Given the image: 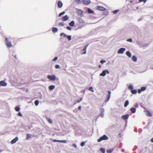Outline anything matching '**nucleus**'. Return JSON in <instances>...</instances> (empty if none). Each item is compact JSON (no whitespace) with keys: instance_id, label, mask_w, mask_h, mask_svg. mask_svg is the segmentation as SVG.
I'll use <instances>...</instances> for the list:
<instances>
[{"instance_id":"f257e3e1","label":"nucleus","mask_w":153,"mask_h":153,"mask_svg":"<svg viewBox=\"0 0 153 153\" xmlns=\"http://www.w3.org/2000/svg\"><path fill=\"white\" fill-rule=\"evenodd\" d=\"M108 137L106 135H104L102 136L100 138L98 139L97 141L98 142H100L102 140H107L108 139Z\"/></svg>"},{"instance_id":"f03ea898","label":"nucleus","mask_w":153,"mask_h":153,"mask_svg":"<svg viewBox=\"0 0 153 153\" xmlns=\"http://www.w3.org/2000/svg\"><path fill=\"white\" fill-rule=\"evenodd\" d=\"M47 78L49 79L51 81H55L56 80V77L54 75H48Z\"/></svg>"},{"instance_id":"7ed1b4c3","label":"nucleus","mask_w":153,"mask_h":153,"mask_svg":"<svg viewBox=\"0 0 153 153\" xmlns=\"http://www.w3.org/2000/svg\"><path fill=\"white\" fill-rule=\"evenodd\" d=\"M5 41L6 45L8 47L10 48L12 46L11 42L8 41V39L7 37L5 38Z\"/></svg>"},{"instance_id":"20e7f679","label":"nucleus","mask_w":153,"mask_h":153,"mask_svg":"<svg viewBox=\"0 0 153 153\" xmlns=\"http://www.w3.org/2000/svg\"><path fill=\"white\" fill-rule=\"evenodd\" d=\"M106 73L108 74L109 73V71L107 70L103 71L102 72V73L100 74V76H104L106 75Z\"/></svg>"},{"instance_id":"39448f33","label":"nucleus","mask_w":153,"mask_h":153,"mask_svg":"<svg viewBox=\"0 0 153 153\" xmlns=\"http://www.w3.org/2000/svg\"><path fill=\"white\" fill-rule=\"evenodd\" d=\"M126 50V49L124 48H120L117 51L118 54H122L123 52Z\"/></svg>"},{"instance_id":"423d86ee","label":"nucleus","mask_w":153,"mask_h":153,"mask_svg":"<svg viewBox=\"0 0 153 153\" xmlns=\"http://www.w3.org/2000/svg\"><path fill=\"white\" fill-rule=\"evenodd\" d=\"M96 9L98 10L101 11H105V9L104 7L100 6H97Z\"/></svg>"},{"instance_id":"0eeeda50","label":"nucleus","mask_w":153,"mask_h":153,"mask_svg":"<svg viewBox=\"0 0 153 153\" xmlns=\"http://www.w3.org/2000/svg\"><path fill=\"white\" fill-rule=\"evenodd\" d=\"M53 142H60V143H67V141L66 140H58L56 139H54L53 140Z\"/></svg>"},{"instance_id":"6e6552de","label":"nucleus","mask_w":153,"mask_h":153,"mask_svg":"<svg viewBox=\"0 0 153 153\" xmlns=\"http://www.w3.org/2000/svg\"><path fill=\"white\" fill-rule=\"evenodd\" d=\"M146 115L149 117H151L152 116V114L151 113L149 112L148 111L146 110L144 111Z\"/></svg>"},{"instance_id":"1a4fd4ad","label":"nucleus","mask_w":153,"mask_h":153,"mask_svg":"<svg viewBox=\"0 0 153 153\" xmlns=\"http://www.w3.org/2000/svg\"><path fill=\"white\" fill-rule=\"evenodd\" d=\"M129 117V115L128 114L123 115L122 116L121 118L122 119L125 120L128 119Z\"/></svg>"},{"instance_id":"9d476101","label":"nucleus","mask_w":153,"mask_h":153,"mask_svg":"<svg viewBox=\"0 0 153 153\" xmlns=\"http://www.w3.org/2000/svg\"><path fill=\"white\" fill-rule=\"evenodd\" d=\"M69 19V17L67 15H65L63 16L62 19V21H65L68 20Z\"/></svg>"},{"instance_id":"9b49d317","label":"nucleus","mask_w":153,"mask_h":153,"mask_svg":"<svg viewBox=\"0 0 153 153\" xmlns=\"http://www.w3.org/2000/svg\"><path fill=\"white\" fill-rule=\"evenodd\" d=\"M88 44H87L84 47L83 49V51H84L82 53V54H85L86 53V50L87 47H88Z\"/></svg>"},{"instance_id":"f8f14e48","label":"nucleus","mask_w":153,"mask_h":153,"mask_svg":"<svg viewBox=\"0 0 153 153\" xmlns=\"http://www.w3.org/2000/svg\"><path fill=\"white\" fill-rule=\"evenodd\" d=\"M18 140V137H16L11 140V143L12 144H13L15 143Z\"/></svg>"},{"instance_id":"ddd939ff","label":"nucleus","mask_w":153,"mask_h":153,"mask_svg":"<svg viewBox=\"0 0 153 153\" xmlns=\"http://www.w3.org/2000/svg\"><path fill=\"white\" fill-rule=\"evenodd\" d=\"M0 86L1 85L3 86H5L7 85V83L3 81H2L0 82Z\"/></svg>"},{"instance_id":"4468645a","label":"nucleus","mask_w":153,"mask_h":153,"mask_svg":"<svg viewBox=\"0 0 153 153\" xmlns=\"http://www.w3.org/2000/svg\"><path fill=\"white\" fill-rule=\"evenodd\" d=\"M111 94V92L110 91H108V94L107 95V99L106 100V102L108 101L110 98V96Z\"/></svg>"},{"instance_id":"2eb2a0df","label":"nucleus","mask_w":153,"mask_h":153,"mask_svg":"<svg viewBox=\"0 0 153 153\" xmlns=\"http://www.w3.org/2000/svg\"><path fill=\"white\" fill-rule=\"evenodd\" d=\"M90 2V0H82V2L83 4H88Z\"/></svg>"},{"instance_id":"dca6fc26","label":"nucleus","mask_w":153,"mask_h":153,"mask_svg":"<svg viewBox=\"0 0 153 153\" xmlns=\"http://www.w3.org/2000/svg\"><path fill=\"white\" fill-rule=\"evenodd\" d=\"M57 5L59 7L61 8L63 4L61 1H59L58 2Z\"/></svg>"},{"instance_id":"f3484780","label":"nucleus","mask_w":153,"mask_h":153,"mask_svg":"<svg viewBox=\"0 0 153 153\" xmlns=\"http://www.w3.org/2000/svg\"><path fill=\"white\" fill-rule=\"evenodd\" d=\"M74 22L73 21H71L70 23H69V25L71 27L74 26Z\"/></svg>"},{"instance_id":"a211bd4d","label":"nucleus","mask_w":153,"mask_h":153,"mask_svg":"<svg viewBox=\"0 0 153 153\" xmlns=\"http://www.w3.org/2000/svg\"><path fill=\"white\" fill-rule=\"evenodd\" d=\"M126 54L129 58H131V54L129 51H127L126 53Z\"/></svg>"},{"instance_id":"6ab92c4d","label":"nucleus","mask_w":153,"mask_h":153,"mask_svg":"<svg viewBox=\"0 0 153 153\" xmlns=\"http://www.w3.org/2000/svg\"><path fill=\"white\" fill-rule=\"evenodd\" d=\"M52 31L53 33H55L58 31V29L56 27H53L52 29Z\"/></svg>"},{"instance_id":"aec40b11","label":"nucleus","mask_w":153,"mask_h":153,"mask_svg":"<svg viewBox=\"0 0 153 153\" xmlns=\"http://www.w3.org/2000/svg\"><path fill=\"white\" fill-rule=\"evenodd\" d=\"M55 88V86L53 85H51L49 87V88L51 90H53Z\"/></svg>"},{"instance_id":"412c9836","label":"nucleus","mask_w":153,"mask_h":153,"mask_svg":"<svg viewBox=\"0 0 153 153\" xmlns=\"http://www.w3.org/2000/svg\"><path fill=\"white\" fill-rule=\"evenodd\" d=\"M78 14V15L80 16L82 14V11L81 10H79L77 11Z\"/></svg>"},{"instance_id":"4be33fe9","label":"nucleus","mask_w":153,"mask_h":153,"mask_svg":"<svg viewBox=\"0 0 153 153\" xmlns=\"http://www.w3.org/2000/svg\"><path fill=\"white\" fill-rule=\"evenodd\" d=\"M128 104H129V102H128V100H126L124 103V106L125 107H126L128 105Z\"/></svg>"},{"instance_id":"5701e85b","label":"nucleus","mask_w":153,"mask_h":153,"mask_svg":"<svg viewBox=\"0 0 153 153\" xmlns=\"http://www.w3.org/2000/svg\"><path fill=\"white\" fill-rule=\"evenodd\" d=\"M132 59L134 62H136L137 60V58L135 56H132Z\"/></svg>"},{"instance_id":"b1692460","label":"nucleus","mask_w":153,"mask_h":153,"mask_svg":"<svg viewBox=\"0 0 153 153\" xmlns=\"http://www.w3.org/2000/svg\"><path fill=\"white\" fill-rule=\"evenodd\" d=\"M131 112L132 113H134L136 111V109L135 108H131L130 109Z\"/></svg>"},{"instance_id":"393cba45","label":"nucleus","mask_w":153,"mask_h":153,"mask_svg":"<svg viewBox=\"0 0 153 153\" xmlns=\"http://www.w3.org/2000/svg\"><path fill=\"white\" fill-rule=\"evenodd\" d=\"M88 12L89 13H94V11L92 10H91L90 9L88 8Z\"/></svg>"},{"instance_id":"a878e982","label":"nucleus","mask_w":153,"mask_h":153,"mask_svg":"<svg viewBox=\"0 0 153 153\" xmlns=\"http://www.w3.org/2000/svg\"><path fill=\"white\" fill-rule=\"evenodd\" d=\"M131 92L132 94H135L137 92V91L136 90H132L131 91Z\"/></svg>"},{"instance_id":"bb28decb","label":"nucleus","mask_w":153,"mask_h":153,"mask_svg":"<svg viewBox=\"0 0 153 153\" xmlns=\"http://www.w3.org/2000/svg\"><path fill=\"white\" fill-rule=\"evenodd\" d=\"M47 120L50 123L52 124V121L50 118H48L47 119Z\"/></svg>"},{"instance_id":"cd10ccee","label":"nucleus","mask_w":153,"mask_h":153,"mask_svg":"<svg viewBox=\"0 0 153 153\" xmlns=\"http://www.w3.org/2000/svg\"><path fill=\"white\" fill-rule=\"evenodd\" d=\"M128 88L129 89L132 90L133 88V87L132 85H130L128 86Z\"/></svg>"},{"instance_id":"c85d7f7f","label":"nucleus","mask_w":153,"mask_h":153,"mask_svg":"<svg viewBox=\"0 0 153 153\" xmlns=\"http://www.w3.org/2000/svg\"><path fill=\"white\" fill-rule=\"evenodd\" d=\"M100 151L101 152H102V153H105V150L103 148H101L100 149Z\"/></svg>"},{"instance_id":"c756f323","label":"nucleus","mask_w":153,"mask_h":153,"mask_svg":"<svg viewBox=\"0 0 153 153\" xmlns=\"http://www.w3.org/2000/svg\"><path fill=\"white\" fill-rule=\"evenodd\" d=\"M15 110L16 111H19L20 110V108L19 106H17L15 108Z\"/></svg>"},{"instance_id":"7c9ffc66","label":"nucleus","mask_w":153,"mask_h":153,"mask_svg":"<svg viewBox=\"0 0 153 153\" xmlns=\"http://www.w3.org/2000/svg\"><path fill=\"white\" fill-rule=\"evenodd\" d=\"M141 91H144L146 89V88L145 87H142L141 88Z\"/></svg>"},{"instance_id":"2f4dec72","label":"nucleus","mask_w":153,"mask_h":153,"mask_svg":"<svg viewBox=\"0 0 153 153\" xmlns=\"http://www.w3.org/2000/svg\"><path fill=\"white\" fill-rule=\"evenodd\" d=\"M34 103L36 106H37L39 103V101L38 100H36L35 101Z\"/></svg>"},{"instance_id":"473e14b6","label":"nucleus","mask_w":153,"mask_h":153,"mask_svg":"<svg viewBox=\"0 0 153 153\" xmlns=\"http://www.w3.org/2000/svg\"><path fill=\"white\" fill-rule=\"evenodd\" d=\"M85 142H82L81 143L80 146L82 147H83L85 145Z\"/></svg>"},{"instance_id":"72a5a7b5","label":"nucleus","mask_w":153,"mask_h":153,"mask_svg":"<svg viewBox=\"0 0 153 153\" xmlns=\"http://www.w3.org/2000/svg\"><path fill=\"white\" fill-rule=\"evenodd\" d=\"M66 37L69 41H70L71 40V36H67Z\"/></svg>"},{"instance_id":"f704fd0d","label":"nucleus","mask_w":153,"mask_h":153,"mask_svg":"<svg viewBox=\"0 0 153 153\" xmlns=\"http://www.w3.org/2000/svg\"><path fill=\"white\" fill-rule=\"evenodd\" d=\"M59 25L60 26H63L64 25V24L63 22H60L59 23Z\"/></svg>"},{"instance_id":"c9c22d12","label":"nucleus","mask_w":153,"mask_h":153,"mask_svg":"<svg viewBox=\"0 0 153 153\" xmlns=\"http://www.w3.org/2000/svg\"><path fill=\"white\" fill-rule=\"evenodd\" d=\"M65 13V12L63 11L62 12H61V13H60L59 14V17L60 16H62V15H63L64 13Z\"/></svg>"},{"instance_id":"e433bc0d","label":"nucleus","mask_w":153,"mask_h":153,"mask_svg":"<svg viewBox=\"0 0 153 153\" xmlns=\"http://www.w3.org/2000/svg\"><path fill=\"white\" fill-rule=\"evenodd\" d=\"M88 89H89V90L90 91H92V92H94V91L93 90V88L92 87H90Z\"/></svg>"},{"instance_id":"4c0bfd02","label":"nucleus","mask_w":153,"mask_h":153,"mask_svg":"<svg viewBox=\"0 0 153 153\" xmlns=\"http://www.w3.org/2000/svg\"><path fill=\"white\" fill-rule=\"evenodd\" d=\"M118 11L119 10H115L113 11V13L114 14H116Z\"/></svg>"},{"instance_id":"58836bf2","label":"nucleus","mask_w":153,"mask_h":153,"mask_svg":"<svg viewBox=\"0 0 153 153\" xmlns=\"http://www.w3.org/2000/svg\"><path fill=\"white\" fill-rule=\"evenodd\" d=\"M127 41L128 42H132V39H129L127 40Z\"/></svg>"},{"instance_id":"ea45409f","label":"nucleus","mask_w":153,"mask_h":153,"mask_svg":"<svg viewBox=\"0 0 153 153\" xmlns=\"http://www.w3.org/2000/svg\"><path fill=\"white\" fill-rule=\"evenodd\" d=\"M66 28L68 30H71V28L69 26L67 27Z\"/></svg>"},{"instance_id":"a19ab883","label":"nucleus","mask_w":153,"mask_h":153,"mask_svg":"<svg viewBox=\"0 0 153 153\" xmlns=\"http://www.w3.org/2000/svg\"><path fill=\"white\" fill-rule=\"evenodd\" d=\"M106 62V61L105 60H102L100 61V62L102 64H103L104 63Z\"/></svg>"},{"instance_id":"79ce46f5","label":"nucleus","mask_w":153,"mask_h":153,"mask_svg":"<svg viewBox=\"0 0 153 153\" xmlns=\"http://www.w3.org/2000/svg\"><path fill=\"white\" fill-rule=\"evenodd\" d=\"M59 65H56L55 66V68H56V69H57V68H59Z\"/></svg>"},{"instance_id":"37998d69","label":"nucleus","mask_w":153,"mask_h":153,"mask_svg":"<svg viewBox=\"0 0 153 153\" xmlns=\"http://www.w3.org/2000/svg\"><path fill=\"white\" fill-rule=\"evenodd\" d=\"M76 2L78 4H79L80 3V0H76Z\"/></svg>"},{"instance_id":"c03bdc74","label":"nucleus","mask_w":153,"mask_h":153,"mask_svg":"<svg viewBox=\"0 0 153 153\" xmlns=\"http://www.w3.org/2000/svg\"><path fill=\"white\" fill-rule=\"evenodd\" d=\"M141 90V89H139L138 90V93H140L142 91Z\"/></svg>"},{"instance_id":"a18cd8bd","label":"nucleus","mask_w":153,"mask_h":153,"mask_svg":"<svg viewBox=\"0 0 153 153\" xmlns=\"http://www.w3.org/2000/svg\"><path fill=\"white\" fill-rule=\"evenodd\" d=\"M18 115L19 116H22V114L20 112H19Z\"/></svg>"},{"instance_id":"49530a36","label":"nucleus","mask_w":153,"mask_h":153,"mask_svg":"<svg viewBox=\"0 0 153 153\" xmlns=\"http://www.w3.org/2000/svg\"><path fill=\"white\" fill-rule=\"evenodd\" d=\"M100 115L102 117H103L104 114H103V112H101Z\"/></svg>"},{"instance_id":"de8ad7c7","label":"nucleus","mask_w":153,"mask_h":153,"mask_svg":"<svg viewBox=\"0 0 153 153\" xmlns=\"http://www.w3.org/2000/svg\"><path fill=\"white\" fill-rule=\"evenodd\" d=\"M57 57H55L53 60V61H55L57 60Z\"/></svg>"},{"instance_id":"09e8293b","label":"nucleus","mask_w":153,"mask_h":153,"mask_svg":"<svg viewBox=\"0 0 153 153\" xmlns=\"http://www.w3.org/2000/svg\"><path fill=\"white\" fill-rule=\"evenodd\" d=\"M72 146L75 147V148L76 147V144H72Z\"/></svg>"},{"instance_id":"8fccbe9b","label":"nucleus","mask_w":153,"mask_h":153,"mask_svg":"<svg viewBox=\"0 0 153 153\" xmlns=\"http://www.w3.org/2000/svg\"><path fill=\"white\" fill-rule=\"evenodd\" d=\"M135 107H136V108H137L138 107V104H135Z\"/></svg>"},{"instance_id":"3c124183","label":"nucleus","mask_w":153,"mask_h":153,"mask_svg":"<svg viewBox=\"0 0 153 153\" xmlns=\"http://www.w3.org/2000/svg\"><path fill=\"white\" fill-rule=\"evenodd\" d=\"M82 99H81L80 100H78L77 101L78 103H79V102H80L81 101H82Z\"/></svg>"},{"instance_id":"603ef678","label":"nucleus","mask_w":153,"mask_h":153,"mask_svg":"<svg viewBox=\"0 0 153 153\" xmlns=\"http://www.w3.org/2000/svg\"><path fill=\"white\" fill-rule=\"evenodd\" d=\"M78 109H79V110H80L81 109V107L80 106H79L78 107Z\"/></svg>"},{"instance_id":"864d4df0","label":"nucleus","mask_w":153,"mask_h":153,"mask_svg":"<svg viewBox=\"0 0 153 153\" xmlns=\"http://www.w3.org/2000/svg\"><path fill=\"white\" fill-rule=\"evenodd\" d=\"M63 34H64V33H61L60 34V36H62V35H63Z\"/></svg>"},{"instance_id":"5fc2aeb1","label":"nucleus","mask_w":153,"mask_h":153,"mask_svg":"<svg viewBox=\"0 0 153 153\" xmlns=\"http://www.w3.org/2000/svg\"><path fill=\"white\" fill-rule=\"evenodd\" d=\"M151 141L153 143V137L151 138Z\"/></svg>"},{"instance_id":"6e6d98bb","label":"nucleus","mask_w":153,"mask_h":153,"mask_svg":"<svg viewBox=\"0 0 153 153\" xmlns=\"http://www.w3.org/2000/svg\"><path fill=\"white\" fill-rule=\"evenodd\" d=\"M28 137H29V134H27V139H28Z\"/></svg>"},{"instance_id":"4d7b16f0","label":"nucleus","mask_w":153,"mask_h":153,"mask_svg":"<svg viewBox=\"0 0 153 153\" xmlns=\"http://www.w3.org/2000/svg\"><path fill=\"white\" fill-rule=\"evenodd\" d=\"M67 36H66V34H63V36L64 37H66Z\"/></svg>"},{"instance_id":"13d9d810","label":"nucleus","mask_w":153,"mask_h":153,"mask_svg":"<svg viewBox=\"0 0 153 153\" xmlns=\"http://www.w3.org/2000/svg\"><path fill=\"white\" fill-rule=\"evenodd\" d=\"M142 1H143V0H139V2H142Z\"/></svg>"},{"instance_id":"bf43d9fd","label":"nucleus","mask_w":153,"mask_h":153,"mask_svg":"<svg viewBox=\"0 0 153 153\" xmlns=\"http://www.w3.org/2000/svg\"><path fill=\"white\" fill-rule=\"evenodd\" d=\"M143 0V1L144 2V3H145L146 1H147V0Z\"/></svg>"},{"instance_id":"052dcab7","label":"nucleus","mask_w":153,"mask_h":153,"mask_svg":"<svg viewBox=\"0 0 153 153\" xmlns=\"http://www.w3.org/2000/svg\"><path fill=\"white\" fill-rule=\"evenodd\" d=\"M14 58H15V59H17V58H16V55H15V56H14Z\"/></svg>"},{"instance_id":"680f3d73","label":"nucleus","mask_w":153,"mask_h":153,"mask_svg":"<svg viewBox=\"0 0 153 153\" xmlns=\"http://www.w3.org/2000/svg\"><path fill=\"white\" fill-rule=\"evenodd\" d=\"M99 68H101V65H99Z\"/></svg>"},{"instance_id":"e2e57ef3","label":"nucleus","mask_w":153,"mask_h":153,"mask_svg":"<svg viewBox=\"0 0 153 153\" xmlns=\"http://www.w3.org/2000/svg\"><path fill=\"white\" fill-rule=\"evenodd\" d=\"M107 152H108L109 150H107Z\"/></svg>"},{"instance_id":"0e129e2a","label":"nucleus","mask_w":153,"mask_h":153,"mask_svg":"<svg viewBox=\"0 0 153 153\" xmlns=\"http://www.w3.org/2000/svg\"><path fill=\"white\" fill-rule=\"evenodd\" d=\"M1 151H1V150H0V152H1Z\"/></svg>"},{"instance_id":"69168bd1","label":"nucleus","mask_w":153,"mask_h":153,"mask_svg":"<svg viewBox=\"0 0 153 153\" xmlns=\"http://www.w3.org/2000/svg\"><path fill=\"white\" fill-rule=\"evenodd\" d=\"M111 152H112V151H110V152H109V153H111Z\"/></svg>"},{"instance_id":"338daca9","label":"nucleus","mask_w":153,"mask_h":153,"mask_svg":"<svg viewBox=\"0 0 153 153\" xmlns=\"http://www.w3.org/2000/svg\"><path fill=\"white\" fill-rule=\"evenodd\" d=\"M76 104V103H74V104Z\"/></svg>"}]
</instances>
